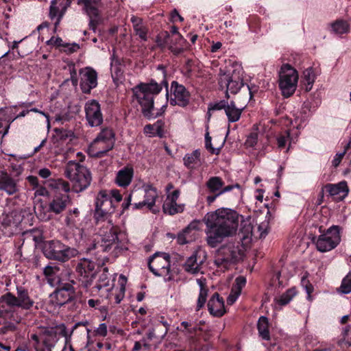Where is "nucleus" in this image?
Wrapping results in <instances>:
<instances>
[{"label": "nucleus", "mask_w": 351, "mask_h": 351, "mask_svg": "<svg viewBox=\"0 0 351 351\" xmlns=\"http://www.w3.org/2000/svg\"><path fill=\"white\" fill-rule=\"evenodd\" d=\"M54 186L56 189V192L63 191V193L67 194L68 192L72 190L70 184L62 179H58L55 182Z\"/></svg>", "instance_id": "50"}, {"label": "nucleus", "mask_w": 351, "mask_h": 351, "mask_svg": "<svg viewBox=\"0 0 351 351\" xmlns=\"http://www.w3.org/2000/svg\"><path fill=\"white\" fill-rule=\"evenodd\" d=\"M228 104V100L222 99L219 101L215 102L214 104H210L208 105L209 111H215V110H221L226 109L227 105Z\"/></svg>", "instance_id": "54"}, {"label": "nucleus", "mask_w": 351, "mask_h": 351, "mask_svg": "<svg viewBox=\"0 0 351 351\" xmlns=\"http://www.w3.org/2000/svg\"><path fill=\"white\" fill-rule=\"evenodd\" d=\"M206 186L210 193H217L219 192L224 186V182L221 178L213 176L208 179L206 183Z\"/></svg>", "instance_id": "39"}, {"label": "nucleus", "mask_w": 351, "mask_h": 351, "mask_svg": "<svg viewBox=\"0 0 351 351\" xmlns=\"http://www.w3.org/2000/svg\"><path fill=\"white\" fill-rule=\"evenodd\" d=\"M42 252L49 260L65 263L73 257H75L77 251L71 247L59 240H48L43 246Z\"/></svg>", "instance_id": "5"}, {"label": "nucleus", "mask_w": 351, "mask_h": 351, "mask_svg": "<svg viewBox=\"0 0 351 351\" xmlns=\"http://www.w3.org/2000/svg\"><path fill=\"white\" fill-rule=\"evenodd\" d=\"M73 118V116L70 111H62L58 114H56L54 120L56 122L63 124L65 122L70 121Z\"/></svg>", "instance_id": "51"}, {"label": "nucleus", "mask_w": 351, "mask_h": 351, "mask_svg": "<svg viewBox=\"0 0 351 351\" xmlns=\"http://www.w3.org/2000/svg\"><path fill=\"white\" fill-rule=\"evenodd\" d=\"M40 335L41 337V343L43 346L40 351H52V348L55 347L58 341V338L56 337L49 328L42 330Z\"/></svg>", "instance_id": "29"}, {"label": "nucleus", "mask_w": 351, "mask_h": 351, "mask_svg": "<svg viewBox=\"0 0 351 351\" xmlns=\"http://www.w3.org/2000/svg\"><path fill=\"white\" fill-rule=\"evenodd\" d=\"M145 191L144 201L147 203V209L151 210L153 213H156L158 210L154 208L156 201L158 197V190L152 184H145L143 185Z\"/></svg>", "instance_id": "26"}, {"label": "nucleus", "mask_w": 351, "mask_h": 351, "mask_svg": "<svg viewBox=\"0 0 351 351\" xmlns=\"http://www.w3.org/2000/svg\"><path fill=\"white\" fill-rule=\"evenodd\" d=\"M338 291L343 294L351 293V271L342 279Z\"/></svg>", "instance_id": "47"}, {"label": "nucleus", "mask_w": 351, "mask_h": 351, "mask_svg": "<svg viewBox=\"0 0 351 351\" xmlns=\"http://www.w3.org/2000/svg\"><path fill=\"white\" fill-rule=\"evenodd\" d=\"M30 236L32 237V240L35 243V245L43 250L44 243L47 241L45 240L43 230L38 228H33L29 231Z\"/></svg>", "instance_id": "44"}, {"label": "nucleus", "mask_w": 351, "mask_h": 351, "mask_svg": "<svg viewBox=\"0 0 351 351\" xmlns=\"http://www.w3.org/2000/svg\"><path fill=\"white\" fill-rule=\"evenodd\" d=\"M69 202L70 198L68 194L56 192L49 202L47 211L56 215L60 214L66 209Z\"/></svg>", "instance_id": "22"}, {"label": "nucleus", "mask_w": 351, "mask_h": 351, "mask_svg": "<svg viewBox=\"0 0 351 351\" xmlns=\"http://www.w3.org/2000/svg\"><path fill=\"white\" fill-rule=\"evenodd\" d=\"M133 177L134 168L127 165L117 172L115 183L120 187L126 188L131 184Z\"/></svg>", "instance_id": "25"}, {"label": "nucleus", "mask_w": 351, "mask_h": 351, "mask_svg": "<svg viewBox=\"0 0 351 351\" xmlns=\"http://www.w3.org/2000/svg\"><path fill=\"white\" fill-rule=\"evenodd\" d=\"M4 300L8 305L15 308L32 311L34 307V309H38L34 300L29 295L28 289L23 286H16V295L7 292Z\"/></svg>", "instance_id": "10"}, {"label": "nucleus", "mask_w": 351, "mask_h": 351, "mask_svg": "<svg viewBox=\"0 0 351 351\" xmlns=\"http://www.w3.org/2000/svg\"><path fill=\"white\" fill-rule=\"evenodd\" d=\"M239 217L240 215L235 210L226 208L208 213L204 218L208 245L216 247L226 237L235 234Z\"/></svg>", "instance_id": "1"}, {"label": "nucleus", "mask_w": 351, "mask_h": 351, "mask_svg": "<svg viewBox=\"0 0 351 351\" xmlns=\"http://www.w3.org/2000/svg\"><path fill=\"white\" fill-rule=\"evenodd\" d=\"M131 21L133 24L134 30L136 34L138 35L142 40L147 41L148 39V28L143 24L142 19L132 16L131 18Z\"/></svg>", "instance_id": "33"}, {"label": "nucleus", "mask_w": 351, "mask_h": 351, "mask_svg": "<svg viewBox=\"0 0 351 351\" xmlns=\"http://www.w3.org/2000/svg\"><path fill=\"white\" fill-rule=\"evenodd\" d=\"M80 76V88L83 93L90 94L91 90L97 86V73L91 67L81 69L79 71Z\"/></svg>", "instance_id": "19"}, {"label": "nucleus", "mask_w": 351, "mask_h": 351, "mask_svg": "<svg viewBox=\"0 0 351 351\" xmlns=\"http://www.w3.org/2000/svg\"><path fill=\"white\" fill-rule=\"evenodd\" d=\"M200 156L199 149H195L191 154H186L183 158L184 165L189 169L195 168L196 165H200Z\"/></svg>", "instance_id": "34"}, {"label": "nucleus", "mask_w": 351, "mask_h": 351, "mask_svg": "<svg viewBox=\"0 0 351 351\" xmlns=\"http://www.w3.org/2000/svg\"><path fill=\"white\" fill-rule=\"evenodd\" d=\"M249 29L252 32H258L260 29V22L258 17L255 16H252L247 20Z\"/></svg>", "instance_id": "53"}, {"label": "nucleus", "mask_w": 351, "mask_h": 351, "mask_svg": "<svg viewBox=\"0 0 351 351\" xmlns=\"http://www.w3.org/2000/svg\"><path fill=\"white\" fill-rule=\"evenodd\" d=\"M171 92L173 96L169 99L171 106L186 108L189 105L191 95L184 85L173 81L171 84Z\"/></svg>", "instance_id": "16"}, {"label": "nucleus", "mask_w": 351, "mask_h": 351, "mask_svg": "<svg viewBox=\"0 0 351 351\" xmlns=\"http://www.w3.org/2000/svg\"><path fill=\"white\" fill-rule=\"evenodd\" d=\"M186 40L181 35L170 37L169 39L168 49L175 56H178L182 53L187 47Z\"/></svg>", "instance_id": "28"}, {"label": "nucleus", "mask_w": 351, "mask_h": 351, "mask_svg": "<svg viewBox=\"0 0 351 351\" xmlns=\"http://www.w3.org/2000/svg\"><path fill=\"white\" fill-rule=\"evenodd\" d=\"M75 272L79 287L87 290L96 277V263L90 259L82 258L76 264Z\"/></svg>", "instance_id": "8"}, {"label": "nucleus", "mask_w": 351, "mask_h": 351, "mask_svg": "<svg viewBox=\"0 0 351 351\" xmlns=\"http://www.w3.org/2000/svg\"><path fill=\"white\" fill-rule=\"evenodd\" d=\"M184 269L190 274H195L199 271V266L197 263V255L195 254H192L187 258L183 265Z\"/></svg>", "instance_id": "41"}, {"label": "nucleus", "mask_w": 351, "mask_h": 351, "mask_svg": "<svg viewBox=\"0 0 351 351\" xmlns=\"http://www.w3.org/2000/svg\"><path fill=\"white\" fill-rule=\"evenodd\" d=\"M184 204H178L177 202L165 201L162 205V210L164 213L173 215L181 213L184 211Z\"/></svg>", "instance_id": "40"}, {"label": "nucleus", "mask_w": 351, "mask_h": 351, "mask_svg": "<svg viewBox=\"0 0 351 351\" xmlns=\"http://www.w3.org/2000/svg\"><path fill=\"white\" fill-rule=\"evenodd\" d=\"M75 281L66 280L58 277V281L53 285L55 290L50 294V300L55 306H62L76 300Z\"/></svg>", "instance_id": "6"}, {"label": "nucleus", "mask_w": 351, "mask_h": 351, "mask_svg": "<svg viewBox=\"0 0 351 351\" xmlns=\"http://www.w3.org/2000/svg\"><path fill=\"white\" fill-rule=\"evenodd\" d=\"M109 198L105 191L98 193L95 199V208L93 213L95 225L105 221L108 216L114 213V208H112V203Z\"/></svg>", "instance_id": "12"}, {"label": "nucleus", "mask_w": 351, "mask_h": 351, "mask_svg": "<svg viewBox=\"0 0 351 351\" xmlns=\"http://www.w3.org/2000/svg\"><path fill=\"white\" fill-rule=\"evenodd\" d=\"M208 311L211 315L221 317L226 313L223 298L215 292L210 298L207 304Z\"/></svg>", "instance_id": "23"}, {"label": "nucleus", "mask_w": 351, "mask_h": 351, "mask_svg": "<svg viewBox=\"0 0 351 351\" xmlns=\"http://www.w3.org/2000/svg\"><path fill=\"white\" fill-rule=\"evenodd\" d=\"M211 140L212 138L210 136L208 132H207L205 134V147L207 150L209 151L210 154H215L218 155L219 154L220 149H215L213 147Z\"/></svg>", "instance_id": "56"}, {"label": "nucleus", "mask_w": 351, "mask_h": 351, "mask_svg": "<svg viewBox=\"0 0 351 351\" xmlns=\"http://www.w3.org/2000/svg\"><path fill=\"white\" fill-rule=\"evenodd\" d=\"M247 279L243 276H239L234 280L231 290L236 293L237 295H241V291L246 285Z\"/></svg>", "instance_id": "46"}, {"label": "nucleus", "mask_w": 351, "mask_h": 351, "mask_svg": "<svg viewBox=\"0 0 351 351\" xmlns=\"http://www.w3.org/2000/svg\"><path fill=\"white\" fill-rule=\"evenodd\" d=\"M319 232L321 234L317 238L314 237L312 239L315 243L316 247L321 252H326L335 249L341 241L339 233V227L338 226H332L326 231L320 226Z\"/></svg>", "instance_id": "7"}, {"label": "nucleus", "mask_w": 351, "mask_h": 351, "mask_svg": "<svg viewBox=\"0 0 351 351\" xmlns=\"http://www.w3.org/2000/svg\"><path fill=\"white\" fill-rule=\"evenodd\" d=\"M127 278L123 275H121L119 277V282L121 285V291H122L121 294H118L115 297V300L117 304H119L121 301V300L123 298L124 292H125V284L126 282Z\"/></svg>", "instance_id": "59"}, {"label": "nucleus", "mask_w": 351, "mask_h": 351, "mask_svg": "<svg viewBox=\"0 0 351 351\" xmlns=\"http://www.w3.org/2000/svg\"><path fill=\"white\" fill-rule=\"evenodd\" d=\"M153 125H154V131L156 136L162 137L164 135V121L162 120H158Z\"/></svg>", "instance_id": "63"}, {"label": "nucleus", "mask_w": 351, "mask_h": 351, "mask_svg": "<svg viewBox=\"0 0 351 351\" xmlns=\"http://www.w3.org/2000/svg\"><path fill=\"white\" fill-rule=\"evenodd\" d=\"M149 344L147 341L145 337H143L139 341H136L134 342V346L131 351H141L143 348L145 349H149Z\"/></svg>", "instance_id": "57"}, {"label": "nucleus", "mask_w": 351, "mask_h": 351, "mask_svg": "<svg viewBox=\"0 0 351 351\" xmlns=\"http://www.w3.org/2000/svg\"><path fill=\"white\" fill-rule=\"evenodd\" d=\"M315 75L313 67H308L303 71V82L314 83Z\"/></svg>", "instance_id": "55"}, {"label": "nucleus", "mask_w": 351, "mask_h": 351, "mask_svg": "<svg viewBox=\"0 0 351 351\" xmlns=\"http://www.w3.org/2000/svg\"><path fill=\"white\" fill-rule=\"evenodd\" d=\"M170 38V34L167 31H164L160 33L156 38V43L158 47L164 49L167 45L169 46V39Z\"/></svg>", "instance_id": "48"}, {"label": "nucleus", "mask_w": 351, "mask_h": 351, "mask_svg": "<svg viewBox=\"0 0 351 351\" xmlns=\"http://www.w3.org/2000/svg\"><path fill=\"white\" fill-rule=\"evenodd\" d=\"M108 269L105 267L104 269L103 273L99 276V279L95 285L92 288V293L99 292L103 287H108L109 285V278H108Z\"/></svg>", "instance_id": "43"}, {"label": "nucleus", "mask_w": 351, "mask_h": 351, "mask_svg": "<svg viewBox=\"0 0 351 351\" xmlns=\"http://www.w3.org/2000/svg\"><path fill=\"white\" fill-rule=\"evenodd\" d=\"M244 110V108H238L236 106V103L231 100L228 101V104L225 109V114L227 117L229 123H235L238 121L241 114Z\"/></svg>", "instance_id": "30"}, {"label": "nucleus", "mask_w": 351, "mask_h": 351, "mask_svg": "<svg viewBox=\"0 0 351 351\" xmlns=\"http://www.w3.org/2000/svg\"><path fill=\"white\" fill-rule=\"evenodd\" d=\"M278 148L280 149H285L287 143L289 142V146L287 149L288 152L291 147L292 143V138L291 137L290 131L286 130L276 135V137Z\"/></svg>", "instance_id": "37"}, {"label": "nucleus", "mask_w": 351, "mask_h": 351, "mask_svg": "<svg viewBox=\"0 0 351 351\" xmlns=\"http://www.w3.org/2000/svg\"><path fill=\"white\" fill-rule=\"evenodd\" d=\"M0 190L5 191L8 195H13L17 191L14 179L5 172L0 175Z\"/></svg>", "instance_id": "31"}, {"label": "nucleus", "mask_w": 351, "mask_h": 351, "mask_svg": "<svg viewBox=\"0 0 351 351\" xmlns=\"http://www.w3.org/2000/svg\"><path fill=\"white\" fill-rule=\"evenodd\" d=\"M219 84L221 87L223 85L226 86L228 90H230L232 94H237L244 85L243 78L234 75L231 76L226 75L224 80L223 79L220 80Z\"/></svg>", "instance_id": "27"}, {"label": "nucleus", "mask_w": 351, "mask_h": 351, "mask_svg": "<svg viewBox=\"0 0 351 351\" xmlns=\"http://www.w3.org/2000/svg\"><path fill=\"white\" fill-rule=\"evenodd\" d=\"M257 329L259 336L265 340L270 339V334L269 330V320L265 316H261L257 323Z\"/></svg>", "instance_id": "38"}, {"label": "nucleus", "mask_w": 351, "mask_h": 351, "mask_svg": "<svg viewBox=\"0 0 351 351\" xmlns=\"http://www.w3.org/2000/svg\"><path fill=\"white\" fill-rule=\"evenodd\" d=\"M301 284L304 287L306 293H308V298H311V294L313 291L314 289L311 283L307 278V276H304L301 279Z\"/></svg>", "instance_id": "61"}, {"label": "nucleus", "mask_w": 351, "mask_h": 351, "mask_svg": "<svg viewBox=\"0 0 351 351\" xmlns=\"http://www.w3.org/2000/svg\"><path fill=\"white\" fill-rule=\"evenodd\" d=\"M298 294L295 287L288 289L279 297H276L274 300L277 305L284 306L287 305Z\"/></svg>", "instance_id": "36"}, {"label": "nucleus", "mask_w": 351, "mask_h": 351, "mask_svg": "<svg viewBox=\"0 0 351 351\" xmlns=\"http://www.w3.org/2000/svg\"><path fill=\"white\" fill-rule=\"evenodd\" d=\"M320 104L321 99L318 97H313V98L307 99L303 103L300 110L301 117L300 118V120L298 128L301 127L307 121L308 118L315 111Z\"/></svg>", "instance_id": "24"}, {"label": "nucleus", "mask_w": 351, "mask_h": 351, "mask_svg": "<svg viewBox=\"0 0 351 351\" xmlns=\"http://www.w3.org/2000/svg\"><path fill=\"white\" fill-rule=\"evenodd\" d=\"M85 119L89 127H98L104 122L101 105L98 101L90 99L84 105Z\"/></svg>", "instance_id": "15"}, {"label": "nucleus", "mask_w": 351, "mask_h": 351, "mask_svg": "<svg viewBox=\"0 0 351 351\" xmlns=\"http://www.w3.org/2000/svg\"><path fill=\"white\" fill-rule=\"evenodd\" d=\"M324 192L328 193L335 202H339L348 195L350 189L347 182L343 180L337 184L328 183L325 184L320 193L322 197H324Z\"/></svg>", "instance_id": "17"}, {"label": "nucleus", "mask_w": 351, "mask_h": 351, "mask_svg": "<svg viewBox=\"0 0 351 351\" xmlns=\"http://www.w3.org/2000/svg\"><path fill=\"white\" fill-rule=\"evenodd\" d=\"M65 175L71 183L72 191L80 193L90 184L92 176L90 170L75 161H69L66 166Z\"/></svg>", "instance_id": "3"}, {"label": "nucleus", "mask_w": 351, "mask_h": 351, "mask_svg": "<svg viewBox=\"0 0 351 351\" xmlns=\"http://www.w3.org/2000/svg\"><path fill=\"white\" fill-rule=\"evenodd\" d=\"M242 251L239 244L232 243L221 245L216 252L215 265L221 271L229 269L241 258Z\"/></svg>", "instance_id": "4"}, {"label": "nucleus", "mask_w": 351, "mask_h": 351, "mask_svg": "<svg viewBox=\"0 0 351 351\" xmlns=\"http://www.w3.org/2000/svg\"><path fill=\"white\" fill-rule=\"evenodd\" d=\"M252 226L250 224H245L243 225L241 230L240 233L242 234L241 239H247L250 236L252 235Z\"/></svg>", "instance_id": "64"}, {"label": "nucleus", "mask_w": 351, "mask_h": 351, "mask_svg": "<svg viewBox=\"0 0 351 351\" xmlns=\"http://www.w3.org/2000/svg\"><path fill=\"white\" fill-rule=\"evenodd\" d=\"M115 141V133L112 128L109 127L101 128L93 143L95 148L99 149L96 156L101 158L106 156L108 152L114 148Z\"/></svg>", "instance_id": "11"}, {"label": "nucleus", "mask_w": 351, "mask_h": 351, "mask_svg": "<svg viewBox=\"0 0 351 351\" xmlns=\"http://www.w3.org/2000/svg\"><path fill=\"white\" fill-rule=\"evenodd\" d=\"M73 215L75 217H79V215H80V210H78V208H74L73 210H71L69 211V215L66 218V224L68 226L73 225L75 223V219L73 217Z\"/></svg>", "instance_id": "62"}, {"label": "nucleus", "mask_w": 351, "mask_h": 351, "mask_svg": "<svg viewBox=\"0 0 351 351\" xmlns=\"http://www.w3.org/2000/svg\"><path fill=\"white\" fill-rule=\"evenodd\" d=\"M188 232H185V229L184 228L182 232H179L177 237V242L180 245H184L190 243L193 238L191 237H186V233Z\"/></svg>", "instance_id": "58"}, {"label": "nucleus", "mask_w": 351, "mask_h": 351, "mask_svg": "<svg viewBox=\"0 0 351 351\" xmlns=\"http://www.w3.org/2000/svg\"><path fill=\"white\" fill-rule=\"evenodd\" d=\"M54 132L56 133L58 140L62 141L74 136V132L71 130H66L63 128H55Z\"/></svg>", "instance_id": "49"}, {"label": "nucleus", "mask_w": 351, "mask_h": 351, "mask_svg": "<svg viewBox=\"0 0 351 351\" xmlns=\"http://www.w3.org/2000/svg\"><path fill=\"white\" fill-rule=\"evenodd\" d=\"M121 234V232H119L117 228L112 226L109 232L102 238V244L101 245L102 250L109 252L113 249L112 253L115 256H118L123 252L127 251L128 247L119 240V235Z\"/></svg>", "instance_id": "13"}, {"label": "nucleus", "mask_w": 351, "mask_h": 351, "mask_svg": "<svg viewBox=\"0 0 351 351\" xmlns=\"http://www.w3.org/2000/svg\"><path fill=\"white\" fill-rule=\"evenodd\" d=\"M165 87L166 90V99L169 97V83L165 72L160 83L151 79L147 82H140L132 88L133 97L136 99L141 107L143 117H150V110L154 109V97L158 95Z\"/></svg>", "instance_id": "2"}, {"label": "nucleus", "mask_w": 351, "mask_h": 351, "mask_svg": "<svg viewBox=\"0 0 351 351\" xmlns=\"http://www.w3.org/2000/svg\"><path fill=\"white\" fill-rule=\"evenodd\" d=\"M298 80L297 71L289 64H284L279 73L278 86L284 97L288 98L295 93Z\"/></svg>", "instance_id": "9"}, {"label": "nucleus", "mask_w": 351, "mask_h": 351, "mask_svg": "<svg viewBox=\"0 0 351 351\" xmlns=\"http://www.w3.org/2000/svg\"><path fill=\"white\" fill-rule=\"evenodd\" d=\"M197 282L199 285L200 291L197 301L196 311H199L204 306L208 292V288L200 280H197Z\"/></svg>", "instance_id": "42"}, {"label": "nucleus", "mask_w": 351, "mask_h": 351, "mask_svg": "<svg viewBox=\"0 0 351 351\" xmlns=\"http://www.w3.org/2000/svg\"><path fill=\"white\" fill-rule=\"evenodd\" d=\"M330 32L341 37L343 34H347L350 31V25L348 21L343 19H337L336 21L330 23Z\"/></svg>", "instance_id": "32"}, {"label": "nucleus", "mask_w": 351, "mask_h": 351, "mask_svg": "<svg viewBox=\"0 0 351 351\" xmlns=\"http://www.w3.org/2000/svg\"><path fill=\"white\" fill-rule=\"evenodd\" d=\"M60 271V267L56 265L49 264L43 269V274L47 279V283L51 287L58 281L56 275Z\"/></svg>", "instance_id": "35"}, {"label": "nucleus", "mask_w": 351, "mask_h": 351, "mask_svg": "<svg viewBox=\"0 0 351 351\" xmlns=\"http://www.w3.org/2000/svg\"><path fill=\"white\" fill-rule=\"evenodd\" d=\"M88 325V322H79L76 323L73 327L72 329L69 331L66 328V326L64 324H60L56 325L55 326L49 328L53 334L56 336V338L60 339V337H64L65 345L64 350L66 349L67 344H69L71 341V337L73 334L74 331L77 330L80 326L86 327L85 330L87 333V337L89 338V334L91 332V330L89 329L87 326Z\"/></svg>", "instance_id": "18"}, {"label": "nucleus", "mask_w": 351, "mask_h": 351, "mask_svg": "<svg viewBox=\"0 0 351 351\" xmlns=\"http://www.w3.org/2000/svg\"><path fill=\"white\" fill-rule=\"evenodd\" d=\"M101 191H105L109 196L110 201L112 203V208H114L113 199L116 203L120 202L122 200V195L118 189H112L110 192L106 190H101Z\"/></svg>", "instance_id": "52"}, {"label": "nucleus", "mask_w": 351, "mask_h": 351, "mask_svg": "<svg viewBox=\"0 0 351 351\" xmlns=\"http://www.w3.org/2000/svg\"><path fill=\"white\" fill-rule=\"evenodd\" d=\"M7 296V293L0 297V318H5L11 314L16 308L11 307L4 300Z\"/></svg>", "instance_id": "45"}, {"label": "nucleus", "mask_w": 351, "mask_h": 351, "mask_svg": "<svg viewBox=\"0 0 351 351\" xmlns=\"http://www.w3.org/2000/svg\"><path fill=\"white\" fill-rule=\"evenodd\" d=\"M170 267V256L167 253L156 252L149 258V269L155 276H160L169 274Z\"/></svg>", "instance_id": "14"}, {"label": "nucleus", "mask_w": 351, "mask_h": 351, "mask_svg": "<svg viewBox=\"0 0 351 351\" xmlns=\"http://www.w3.org/2000/svg\"><path fill=\"white\" fill-rule=\"evenodd\" d=\"M258 142V134L256 132H252L247 136L245 145L249 147H254Z\"/></svg>", "instance_id": "60"}, {"label": "nucleus", "mask_w": 351, "mask_h": 351, "mask_svg": "<svg viewBox=\"0 0 351 351\" xmlns=\"http://www.w3.org/2000/svg\"><path fill=\"white\" fill-rule=\"evenodd\" d=\"M79 5H83L84 12L88 16L89 22H93L96 26L103 22L100 15L99 7L101 5V0H77Z\"/></svg>", "instance_id": "20"}, {"label": "nucleus", "mask_w": 351, "mask_h": 351, "mask_svg": "<svg viewBox=\"0 0 351 351\" xmlns=\"http://www.w3.org/2000/svg\"><path fill=\"white\" fill-rule=\"evenodd\" d=\"M70 5V0H53L51 2L49 16L51 20L56 19L54 23L56 28L59 25Z\"/></svg>", "instance_id": "21"}]
</instances>
